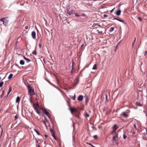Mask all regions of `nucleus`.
Segmentation results:
<instances>
[{
    "label": "nucleus",
    "mask_w": 147,
    "mask_h": 147,
    "mask_svg": "<svg viewBox=\"0 0 147 147\" xmlns=\"http://www.w3.org/2000/svg\"><path fill=\"white\" fill-rule=\"evenodd\" d=\"M76 95H75V94H74V96H72L71 97V98L73 100H75V98H76Z\"/></svg>",
    "instance_id": "obj_32"
},
{
    "label": "nucleus",
    "mask_w": 147,
    "mask_h": 147,
    "mask_svg": "<svg viewBox=\"0 0 147 147\" xmlns=\"http://www.w3.org/2000/svg\"><path fill=\"white\" fill-rule=\"evenodd\" d=\"M27 88L28 91V93L30 96H32L35 94L34 89L32 88V87L31 86L28 85Z\"/></svg>",
    "instance_id": "obj_2"
},
{
    "label": "nucleus",
    "mask_w": 147,
    "mask_h": 147,
    "mask_svg": "<svg viewBox=\"0 0 147 147\" xmlns=\"http://www.w3.org/2000/svg\"><path fill=\"white\" fill-rule=\"evenodd\" d=\"M114 19L116 20H117L118 21H119L121 22H123V23H124L125 24H126V23L125 22H124V21L122 20H120L119 19H118L117 18H115L114 19H113V20H114Z\"/></svg>",
    "instance_id": "obj_18"
},
{
    "label": "nucleus",
    "mask_w": 147,
    "mask_h": 147,
    "mask_svg": "<svg viewBox=\"0 0 147 147\" xmlns=\"http://www.w3.org/2000/svg\"><path fill=\"white\" fill-rule=\"evenodd\" d=\"M66 10L67 11V13L69 15H70L72 13H73L72 11V10H71V11H69V9L67 8L66 9Z\"/></svg>",
    "instance_id": "obj_14"
},
{
    "label": "nucleus",
    "mask_w": 147,
    "mask_h": 147,
    "mask_svg": "<svg viewBox=\"0 0 147 147\" xmlns=\"http://www.w3.org/2000/svg\"><path fill=\"white\" fill-rule=\"evenodd\" d=\"M13 76V74H10L8 77V79H10L12 78Z\"/></svg>",
    "instance_id": "obj_27"
},
{
    "label": "nucleus",
    "mask_w": 147,
    "mask_h": 147,
    "mask_svg": "<svg viewBox=\"0 0 147 147\" xmlns=\"http://www.w3.org/2000/svg\"><path fill=\"white\" fill-rule=\"evenodd\" d=\"M9 18V16H6L0 19L1 22H3V24L5 27L7 26L9 20L7 19V18Z\"/></svg>",
    "instance_id": "obj_1"
},
{
    "label": "nucleus",
    "mask_w": 147,
    "mask_h": 147,
    "mask_svg": "<svg viewBox=\"0 0 147 147\" xmlns=\"http://www.w3.org/2000/svg\"><path fill=\"white\" fill-rule=\"evenodd\" d=\"M71 61H72V65H71V73L72 74L73 72V70L74 69V60L72 59Z\"/></svg>",
    "instance_id": "obj_13"
},
{
    "label": "nucleus",
    "mask_w": 147,
    "mask_h": 147,
    "mask_svg": "<svg viewBox=\"0 0 147 147\" xmlns=\"http://www.w3.org/2000/svg\"><path fill=\"white\" fill-rule=\"evenodd\" d=\"M37 147H40V145L39 144H38L37 145Z\"/></svg>",
    "instance_id": "obj_63"
},
{
    "label": "nucleus",
    "mask_w": 147,
    "mask_h": 147,
    "mask_svg": "<svg viewBox=\"0 0 147 147\" xmlns=\"http://www.w3.org/2000/svg\"><path fill=\"white\" fill-rule=\"evenodd\" d=\"M146 92H147V94L146 95V99H147V89L146 90Z\"/></svg>",
    "instance_id": "obj_61"
},
{
    "label": "nucleus",
    "mask_w": 147,
    "mask_h": 147,
    "mask_svg": "<svg viewBox=\"0 0 147 147\" xmlns=\"http://www.w3.org/2000/svg\"><path fill=\"white\" fill-rule=\"evenodd\" d=\"M87 144H88V145H90L91 144L90 143H88V142H87Z\"/></svg>",
    "instance_id": "obj_59"
},
{
    "label": "nucleus",
    "mask_w": 147,
    "mask_h": 147,
    "mask_svg": "<svg viewBox=\"0 0 147 147\" xmlns=\"http://www.w3.org/2000/svg\"><path fill=\"white\" fill-rule=\"evenodd\" d=\"M64 21H66L67 22L68 24H69V22L67 19H66V20H65Z\"/></svg>",
    "instance_id": "obj_50"
},
{
    "label": "nucleus",
    "mask_w": 147,
    "mask_h": 147,
    "mask_svg": "<svg viewBox=\"0 0 147 147\" xmlns=\"http://www.w3.org/2000/svg\"><path fill=\"white\" fill-rule=\"evenodd\" d=\"M36 47H35V49L33 51V52H32V54L33 55H36L37 53H36Z\"/></svg>",
    "instance_id": "obj_23"
},
{
    "label": "nucleus",
    "mask_w": 147,
    "mask_h": 147,
    "mask_svg": "<svg viewBox=\"0 0 147 147\" xmlns=\"http://www.w3.org/2000/svg\"><path fill=\"white\" fill-rule=\"evenodd\" d=\"M53 138H54V139L55 140H57V138L55 136V135L53 136Z\"/></svg>",
    "instance_id": "obj_43"
},
{
    "label": "nucleus",
    "mask_w": 147,
    "mask_h": 147,
    "mask_svg": "<svg viewBox=\"0 0 147 147\" xmlns=\"http://www.w3.org/2000/svg\"><path fill=\"white\" fill-rule=\"evenodd\" d=\"M68 106H69V108H70V107H71L70 105V103L69 102H68Z\"/></svg>",
    "instance_id": "obj_48"
},
{
    "label": "nucleus",
    "mask_w": 147,
    "mask_h": 147,
    "mask_svg": "<svg viewBox=\"0 0 147 147\" xmlns=\"http://www.w3.org/2000/svg\"><path fill=\"white\" fill-rule=\"evenodd\" d=\"M18 116L17 114H16L15 117V120H16L18 118Z\"/></svg>",
    "instance_id": "obj_31"
},
{
    "label": "nucleus",
    "mask_w": 147,
    "mask_h": 147,
    "mask_svg": "<svg viewBox=\"0 0 147 147\" xmlns=\"http://www.w3.org/2000/svg\"><path fill=\"white\" fill-rule=\"evenodd\" d=\"M11 90H12V88L11 86H10L9 88V91L7 93V95H8L10 93V92H11Z\"/></svg>",
    "instance_id": "obj_25"
},
{
    "label": "nucleus",
    "mask_w": 147,
    "mask_h": 147,
    "mask_svg": "<svg viewBox=\"0 0 147 147\" xmlns=\"http://www.w3.org/2000/svg\"><path fill=\"white\" fill-rule=\"evenodd\" d=\"M121 115L123 116L124 117L126 118H127L129 116L128 114H127L125 112H123L121 114Z\"/></svg>",
    "instance_id": "obj_11"
},
{
    "label": "nucleus",
    "mask_w": 147,
    "mask_h": 147,
    "mask_svg": "<svg viewBox=\"0 0 147 147\" xmlns=\"http://www.w3.org/2000/svg\"><path fill=\"white\" fill-rule=\"evenodd\" d=\"M147 51H145V54H144V55L145 56H146L147 54Z\"/></svg>",
    "instance_id": "obj_49"
},
{
    "label": "nucleus",
    "mask_w": 147,
    "mask_h": 147,
    "mask_svg": "<svg viewBox=\"0 0 147 147\" xmlns=\"http://www.w3.org/2000/svg\"><path fill=\"white\" fill-rule=\"evenodd\" d=\"M93 137L95 139H96L98 138V136L97 135H94V136Z\"/></svg>",
    "instance_id": "obj_35"
},
{
    "label": "nucleus",
    "mask_w": 147,
    "mask_h": 147,
    "mask_svg": "<svg viewBox=\"0 0 147 147\" xmlns=\"http://www.w3.org/2000/svg\"><path fill=\"white\" fill-rule=\"evenodd\" d=\"M136 38L135 37L134 38V42H135V41H136Z\"/></svg>",
    "instance_id": "obj_57"
},
{
    "label": "nucleus",
    "mask_w": 147,
    "mask_h": 147,
    "mask_svg": "<svg viewBox=\"0 0 147 147\" xmlns=\"http://www.w3.org/2000/svg\"><path fill=\"white\" fill-rule=\"evenodd\" d=\"M33 107L34 108V109L36 111V112L39 115H40V112L38 111V108H40V106L39 104L37 103L36 104L33 103Z\"/></svg>",
    "instance_id": "obj_4"
},
{
    "label": "nucleus",
    "mask_w": 147,
    "mask_h": 147,
    "mask_svg": "<svg viewBox=\"0 0 147 147\" xmlns=\"http://www.w3.org/2000/svg\"><path fill=\"white\" fill-rule=\"evenodd\" d=\"M15 65H16V66L20 68L19 66L18 65V64H17L16 63H15Z\"/></svg>",
    "instance_id": "obj_46"
},
{
    "label": "nucleus",
    "mask_w": 147,
    "mask_h": 147,
    "mask_svg": "<svg viewBox=\"0 0 147 147\" xmlns=\"http://www.w3.org/2000/svg\"><path fill=\"white\" fill-rule=\"evenodd\" d=\"M85 114L86 115V117H89V116H90L89 114H88L87 113H86Z\"/></svg>",
    "instance_id": "obj_34"
},
{
    "label": "nucleus",
    "mask_w": 147,
    "mask_h": 147,
    "mask_svg": "<svg viewBox=\"0 0 147 147\" xmlns=\"http://www.w3.org/2000/svg\"><path fill=\"white\" fill-rule=\"evenodd\" d=\"M39 46L40 48H41V45L40 43L39 44Z\"/></svg>",
    "instance_id": "obj_45"
},
{
    "label": "nucleus",
    "mask_w": 147,
    "mask_h": 147,
    "mask_svg": "<svg viewBox=\"0 0 147 147\" xmlns=\"http://www.w3.org/2000/svg\"><path fill=\"white\" fill-rule=\"evenodd\" d=\"M20 63L21 65H23L25 63L24 61L21 60L20 61Z\"/></svg>",
    "instance_id": "obj_24"
},
{
    "label": "nucleus",
    "mask_w": 147,
    "mask_h": 147,
    "mask_svg": "<svg viewBox=\"0 0 147 147\" xmlns=\"http://www.w3.org/2000/svg\"><path fill=\"white\" fill-rule=\"evenodd\" d=\"M83 99V96L82 95H80L78 98V100L79 101H82Z\"/></svg>",
    "instance_id": "obj_12"
},
{
    "label": "nucleus",
    "mask_w": 147,
    "mask_h": 147,
    "mask_svg": "<svg viewBox=\"0 0 147 147\" xmlns=\"http://www.w3.org/2000/svg\"><path fill=\"white\" fill-rule=\"evenodd\" d=\"M50 115H47V116H48V117H49V119H50Z\"/></svg>",
    "instance_id": "obj_56"
},
{
    "label": "nucleus",
    "mask_w": 147,
    "mask_h": 147,
    "mask_svg": "<svg viewBox=\"0 0 147 147\" xmlns=\"http://www.w3.org/2000/svg\"><path fill=\"white\" fill-rule=\"evenodd\" d=\"M117 125H115L113 127V131H115L117 129Z\"/></svg>",
    "instance_id": "obj_19"
},
{
    "label": "nucleus",
    "mask_w": 147,
    "mask_h": 147,
    "mask_svg": "<svg viewBox=\"0 0 147 147\" xmlns=\"http://www.w3.org/2000/svg\"><path fill=\"white\" fill-rule=\"evenodd\" d=\"M74 14H75V16L77 17H79L80 16V15H79L78 13H74Z\"/></svg>",
    "instance_id": "obj_38"
},
{
    "label": "nucleus",
    "mask_w": 147,
    "mask_h": 147,
    "mask_svg": "<svg viewBox=\"0 0 147 147\" xmlns=\"http://www.w3.org/2000/svg\"><path fill=\"white\" fill-rule=\"evenodd\" d=\"M114 29V28L111 27V32L113 31Z\"/></svg>",
    "instance_id": "obj_42"
},
{
    "label": "nucleus",
    "mask_w": 147,
    "mask_h": 147,
    "mask_svg": "<svg viewBox=\"0 0 147 147\" xmlns=\"http://www.w3.org/2000/svg\"><path fill=\"white\" fill-rule=\"evenodd\" d=\"M4 94V91L3 90L2 91L1 94V96H0V97L1 98H2Z\"/></svg>",
    "instance_id": "obj_29"
},
{
    "label": "nucleus",
    "mask_w": 147,
    "mask_h": 147,
    "mask_svg": "<svg viewBox=\"0 0 147 147\" xmlns=\"http://www.w3.org/2000/svg\"><path fill=\"white\" fill-rule=\"evenodd\" d=\"M34 131L38 135H40L41 136H42V135L41 134H40V133L38 131L36 130V129H34Z\"/></svg>",
    "instance_id": "obj_26"
},
{
    "label": "nucleus",
    "mask_w": 147,
    "mask_h": 147,
    "mask_svg": "<svg viewBox=\"0 0 147 147\" xmlns=\"http://www.w3.org/2000/svg\"><path fill=\"white\" fill-rule=\"evenodd\" d=\"M20 100V98L19 96H18L16 99V102L17 103H19Z\"/></svg>",
    "instance_id": "obj_17"
},
{
    "label": "nucleus",
    "mask_w": 147,
    "mask_h": 147,
    "mask_svg": "<svg viewBox=\"0 0 147 147\" xmlns=\"http://www.w3.org/2000/svg\"><path fill=\"white\" fill-rule=\"evenodd\" d=\"M73 126L74 128H75V125H74V123L73 122Z\"/></svg>",
    "instance_id": "obj_51"
},
{
    "label": "nucleus",
    "mask_w": 147,
    "mask_h": 147,
    "mask_svg": "<svg viewBox=\"0 0 147 147\" xmlns=\"http://www.w3.org/2000/svg\"><path fill=\"white\" fill-rule=\"evenodd\" d=\"M112 139L114 141L117 145H118L119 144V142L118 141L119 139L118 136H113Z\"/></svg>",
    "instance_id": "obj_6"
},
{
    "label": "nucleus",
    "mask_w": 147,
    "mask_h": 147,
    "mask_svg": "<svg viewBox=\"0 0 147 147\" xmlns=\"http://www.w3.org/2000/svg\"><path fill=\"white\" fill-rule=\"evenodd\" d=\"M75 117L77 118L78 119H79L80 118V117L79 115H75Z\"/></svg>",
    "instance_id": "obj_36"
},
{
    "label": "nucleus",
    "mask_w": 147,
    "mask_h": 147,
    "mask_svg": "<svg viewBox=\"0 0 147 147\" xmlns=\"http://www.w3.org/2000/svg\"><path fill=\"white\" fill-rule=\"evenodd\" d=\"M43 61H44V63H46V61L45 59H43Z\"/></svg>",
    "instance_id": "obj_52"
},
{
    "label": "nucleus",
    "mask_w": 147,
    "mask_h": 147,
    "mask_svg": "<svg viewBox=\"0 0 147 147\" xmlns=\"http://www.w3.org/2000/svg\"><path fill=\"white\" fill-rule=\"evenodd\" d=\"M138 18L140 22L142 21V19L140 17H138Z\"/></svg>",
    "instance_id": "obj_41"
},
{
    "label": "nucleus",
    "mask_w": 147,
    "mask_h": 147,
    "mask_svg": "<svg viewBox=\"0 0 147 147\" xmlns=\"http://www.w3.org/2000/svg\"><path fill=\"white\" fill-rule=\"evenodd\" d=\"M92 69H97V64H95L93 66V67H92Z\"/></svg>",
    "instance_id": "obj_22"
},
{
    "label": "nucleus",
    "mask_w": 147,
    "mask_h": 147,
    "mask_svg": "<svg viewBox=\"0 0 147 147\" xmlns=\"http://www.w3.org/2000/svg\"><path fill=\"white\" fill-rule=\"evenodd\" d=\"M50 115H47V116H48V117H49V119H50Z\"/></svg>",
    "instance_id": "obj_55"
},
{
    "label": "nucleus",
    "mask_w": 147,
    "mask_h": 147,
    "mask_svg": "<svg viewBox=\"0 0 147 147\" xmlns=\"http://www.w3.org/2000/svg\"><path fill=\"white\" fill-rule=\"evenodd\" d=\"M42 112L44 114H46L47 116L49 115H50L49 112L46 111V110L42 108Z\"/></svg>",
    "instance_id": "obj_7"
},
{
    "label": "nucleus",
    "mask_w": 147,
    "mask_h": 147,
    "mask_svg": "<svg viewBox=\"0 0 147 147\" xmlns=\"http://www.w3.org/2000/svg\"><path fill=\"white\" fill-rule=\"evenodd\" d=\"M28 26H26L25 27V29H28Z\"/></svg>",
    "instance_id": "obj_47"
},
{
    "label": "nucleus",
    "mask_w": 147,
    "mask_h": 147,
    "mask_svg": "<svg viewBox=\"0 0 147 147\" xmlns=\"http://www.w3.org/2000/svg\"><path fill=\"white\" fill-rule=\"evenodd\" d=\"M3 84V82L2 81L0 82V88L1 87Z\"/></svg>",
    "instance_id": "obj_28"
},
{
    "label": "nucleus",
    "mask_w": 147,
    "mask_h": 147,
    "mask_svg": "<svg viewBox=\"0 0 147 147\" xmlns=\"http://www.w3.org/2000/svg\"><path fill=\"white\" fill-rule=\"evenodd\" d=\"M33 107L34 108V109L36 111V112L39 115H40V112L38 111V108H40V106L39 104L37 103L36 104L33 103Z\"/></svg>",
    "instance_id": "obj_5"
},
{
    "label": "nucleus",
    "mask_w": 147,
    "mask_h": 147,
    "mask_svg": "<svg viewBox=\"0 0 147 147\" xmlns=\"http://www.w3.org/2000/svg\"><path fill=\"white\" fill-rule=\"evenodd\" d=\"M24 59L26 60V59L27 58H26V57H25V56H24Z\"/></svg>",
    "instance_id": "obj_60"
},
{
    "label": "nucleus",
    "mask_w": 147,
    "mask_h": 147,
    "mask_svg": "<svg viewBox=\"0 0 147 147\" xmlns=\"http://www.w3.org/2000/svg\"><path fill=\"white\" fill-rule=\"evenodd\" d=\"M50 131L52 135L53 136L55 135V133L53 131V130L52 129H50Z\"/></svg>",
    "instance_id": "obj_16"
},
{
    "label": "nucleus",
    "mask_w": 147,
    "mask_h": 147,
    "mask_svg": "<svg viewBox=\"0 0 147 147\" xmlns=\"http://www.w3.org/2000/svg\"><path fill=\"white\" fill-rule=\"evenodd\" d=\"M111 134L113 135V136H118V134L116 133L115 131H113L111 133Z\"/></svg>",
    "instance_id": "obj_10"
},
{
    "label": "nucleus",
    "mask_w": 147,
    "mask_h": 147,
    "mask_svg": "<svg viewBox=\"0 0 147 147\" xmlns=\"http://www.w3.org/2000/svg\"><path fill=\"white\" fill-rule=\"evenodd\" d=\"M121 13V11L120 10H118L116 12V14L118 16H119L120 15Z\"/></svg>",
    "instance_id": "obj_21"
},
{
    "label": "nucleus",
    "mask_w": 147,
    "mask_h": 147,
    "mask_svg": "<svg viewBox=\"0 0 147 147\" xmlns=\"http://www.w3.org/2000/svg\"><path fill=\"white\" fill-rule=\"evenodd\" d=\"M145 129H146V133H146V134H147V128H145Z\"/></svg>",
    "instance_id": "obj_64"
},
{
    "label": "nucleus",
    "mask_w": 147,
    "mask_h": 147,
    "mask_svg": "<svg viewBox=\"0 0 147 147\" xmlns=\"http://www.w3.org/2000/svg\"><path fill=\"white\" fill-rule=\"evenodd\" d=\"M117 47H118V45H117L115 47V49H114V51L115 52L116 51V50H117Z\"/></svg>",
    "instance_id": "obj_40"
},
{
    "label": "nucleus",
    "mask_w": 147,
    "mask_h": 147,
    "mask_svg": "<svg viewBox=\"0 0 147 147\" xmlns=\"http://www.w3.org/2000/svg\"><path fill=\"white\" fill-rule=\"evenodd\" d=\"M75 82H76V84H77L79 82V79L76 78L75 79Z\"/></svg>",
    "instance_id": "obj_33"
},
{
    "label": "nucleus",
    "mask_w": 147,
    "mask_h": 147,
    "mask_svg": "<svg viewBox=\"0 0 147 147\" xmlns=\"http://www.w3.org/2000/svg\"><path fill=\"white\" fill-rule=\"evenodd\" d=\"M45 136L46 138H47L48 136L46 134H45Z\"/></svg>",
    "instance_id": "obj_58"
},
{
    "label": "nucleus",
    "mask_w": 147,
    "mask_h": 147,
    "mask_svg": "<svg viewBox=\"0 0 147 147\" xmlns=\"http://www.w3.org/2000/svg\"><path fill=\"white\" fill-rule=\"evenodd\" d=\"M30 102L32 104L33 103V101L31 100V98H30Z\"/></svg>",
    "instance_id": "obj_53"
},
{
    "label": "nucleus",
    "mask_w": 147,
    "mask_h": 147,
    "mask_svg": "<svg viewBox=\"0 0 147 147\" xmlns=\"http://www.w3.org/2000/svg\"><path fill=\"white\" fill-rule=\"evenodd\" d=\"M123 138L124 139H126L127 137V136L124 134V133H123Z\"/></svg>",
    "instance_id": "obj_30"
},
{
    "label": "nucleus",
    "mask_w": 147,
    "mask_h": 147,
    "mask_svg": "<svg viewBox=\"0 0 147 147\" xmlns=\"http://www.w3.org/2000/svg\"><path fill=\"white\" fill-rule=\"evenodd\" d=\"M69 109L71 112L72 114L76 110V109L74 108H71L70 107Z\"/></svg>",
    "instance_id": "obj_9"
},
{
    "label": "nucleus",
    "mask_w": 147,
    "mask_h": 147,
    "mask_svg": "<svg viewBox=\"0 0 147 147\" xmlns=\"http://www.w3.org/2000/svg\"><path fill=\"white\" fill-rule=\"evenodd\" d=\"M26 60L27 61V62L28 63L29 62L31 61V60L30 59H29L27 58L26 59Z\"/></svg>",
    "instance_id": "obj_37"
},
{
    "label": "nucleus",
    "mask_w": 147,
    "mask_h": 147,
    "mask_svg": "<svg viewBox=\"0 0 147 147\" xmlns=\"http://www.w3.org/2000/svg\"><path fill=\"white\" fill-rule=\"evenodd\" d=\"M42 122L45 125V126L47 128V125H46V122L44 121H42Z\"/></svg>",
    "instance_id": "obj_39"
},
{
    "label": "nucleus",
    "mask_w": 147,
    "mask_h": 147,
    "mask_svg": "<svg viewBox=\"0 0 147 147\" xmlns=\"http://www.w3.org/2000/svg\"><path fill=\"white\" fill-rule=\"evenodd\" d=\"M136 104L138 106L141 107L142 106V104H141L140 102H136Z\"/></svg>",
    "instance_id": "obj_20"
},
{
    "label": "nucleus",
    "mask_w": 147,
    "mask_h": 147,
    "mask_svg": "<svg viewBox=\"0 0 147 147\" xmlns=\"http://www.w3.org/2000/svg\"><path fill=\"white\" fill-rule=\"evenodd\" d=\"M134 43L135 42H133L132 43V46L133 47V45L134 44Z\"/></svg>",
    "instance_id": "obj_62"
},
{
    "label": "nucleus",
    "mask_w": 147,
    "mask_h": 147,
    "mask_svg": "<svg viewBox=\"0 0 147 147\" xmlns=\"http://www.w3.org/2000/svg\"><path fill=\"white\" fill-rule=\"evenodd\" d=\"M84 97H85V102L86 103H87L88 102V100H89L88 97L86 95Z\"/></svg>",
    "instance_id": "obj_15"
},
{
    "label": "nucleus",
    "mask_w": 147,
    "mask_h": 147,
    "mask_svg": "<svg viewBox=\"0 0 147 147\" xmlns=\"http://www.w3.org/2000/svg\"><path fill=\"white\" fill-rule=\"evenodd\" d=\"M31 35L33 39H35L36 38V34L35 31H33L32 32Z\"/></svg>",
    "instance_id": "obj_8"
},
{
    "label": "nucleus",
    "mask_w": 147,
    "mask_h": 147,
    "mask_svg": "<svg viewBox=\"0 0 147 147\" xmlns=\"http://www.w3.org/2000/svg\"><path fill=\"white\" fill-rule=\"evenodd\" d=\"M115 8H114L111 10V13L113 11Z\"/></svg>",
    "instance_id": "obj_54"
},
{
    "label": "nucleus",
    "mask_w": 147,
    "mask_h": 147,
    "mask_svg": "<svg viewBox=\"0 0 147 147\" xmlns=\"http://www.w3.org/2000/svg\"><path fill=\"white\" fill-rule=\"evenodd\" d=\"M33 107L34 108V109L36 111V112L39 115H40V112L38 111V108H40V106L39 104L37 103L36 104L33 103Z\"/></svg>",
    "instance_id": "obj_3"
},
{
    "label": "nucleus",
    "mask_w": 147,
    "mask_h": 147,
    "mask_svg": "<svg viewBox=\"0 0 147 147\" xmlns=\"http://www.w3.org/2000/svg\"><path fill=\"white\" fill-rule=\"evenodd\" d=\"M108 16V15L107 14H104V17H107Z\"/></svg>",
    "instance_id": "obj_44"
}]
</instances>
